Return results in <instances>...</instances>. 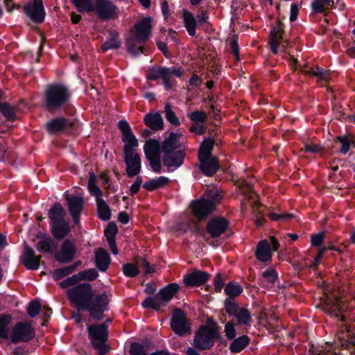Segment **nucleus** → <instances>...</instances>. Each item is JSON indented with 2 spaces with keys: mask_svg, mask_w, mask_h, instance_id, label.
Masks as SVG:
<instances>
[{
  "mask_svg": "<svg viewBox=\"0 0 355 355\" xmlns=\"http://www.w3.org/2000/svg\"><path fill=\"white\" fill-rule=\"evenodd\" d=\"M70 301L78 310H87L91 318L101 320L103 312L107 309L109 303L108 295L103 293L93 295L89 284H78L67 291Z\"/></svg>",
  "mask_w": 355,
  "mask_h": 355,
  "instance_id": "nucleus-1",
  "label": "nucleus"
},
{
  "mask_svg": "<svg viewBox=\"0 0 355 355\" xmlns=\"http://www.w3.org/2000/svg\"><path fill=\"white\" fill-rule=\"evenodd\" d=\"M134 34L127 41L128 51L137 55L142 53L143 44L148 39L151 29L150 18H144L135 26Z\"/></svg>",
  "mask_w": 355,
  "mask_h": 355,
  "instance_id": "nucleus-2",
  "label": "nucleus"
},
{
  "mask_svg": "<svg viewBox=\"0 0 355 355\" xmlns=\"http://www.w3.org/2000/svg\"><path fill=\"white\" fill-rule=\"evenodd\" d=\"M206 195L209 199L202 198L193 201L191 205L193 215L200 220L205 218L214 210L220 198L217 189L207 191Z\"/></svg>",
  "mask_w": 355,
  "mask_h": 355,
  "instance_id": "nucleus-3",
  "label": "nucleus"
},
{
  "mask_svg": "<svg viewBox=\"0 0 355 355\" xmlns=\"http://www.w3.org/2000/svg\"><path fill=\"white\" fill-rule=\"evenodd\" d=\"M218 334V326L215 322H209L207 324L200 327L196 333L193 345L200 350L209 349L213 346L214 340Z\"/></svg>",
  "mask_w": 355,
  "mask_h": 355,
  "instance_id": "nucleus-4",
  "label": "nucleus"
},
{
  "mask_svg": "<svg viewBox=\"0 0 355 355\" xmlns=\"http://www.w3.org/2000/svg\"><path fill=\"white\" fill-rule=\"evenodd\" d=\"M70 97L69 89L62 85H49L45 92L46 105L49 110L59 109Z\"/></svg>",
  "mask_w": 355,
  "mask_h": 355,
  "instance_id": "nucleus-5",
  "label": "nucleus"
},
{
  "mask_svg": "<svg viewBox=\"0 0 355 355\" xmlns=\"http://www.w3.org/2000/svg\"><path fill=\"white\" fill-rule=\"evenodd\" d=\"M322 309L331 317L340 316V320L343 321L345 318L343 313L347 309L346 300L340 296L338 292L327 294L322 302Z\"/></svg>",
  "mask_w": 355,
  "mask_h": 355,
  "instance_id": "nucleus-6",
  "label": "nucleus"
},
{
  "mask_svg": "<svg viewBox=\"0 0 355 355\" xmlns=\"http://www.w3.org/2000/svg\"><path fill=\"white\" fill-rule=\"evenodd\" d=\"M179 285L172 283L165 286L159 292L153 297L146 298L142 303L144 308H152L158 310L165 306L179 290Z\"/></svg>",
  "mask_w": 355,
  "mask_h": 355,
  "instance_id": "nucleus-7",
  "label": "nucleus"
},
{
  "mask_svg": "<svg viewBox=\"0 0 355 355\" xmlns=\"http://www.w3.org/2000/svg\"><path fill=\"white\" fill-rule=\"evenodd\" d=\"M89 338L93 346L99 350L101 354L107 352V347L105 342L107 339V327L105 324H100L88 326Z\"/></svg>",
  "mask_w": 355,
  "mask_h": 355,
  "instance_id": "nucleus-8",
  "label": "nucleus"
},
{
  "mask_svg": "<svg viewBox=\"0 0 355 355\" xmlns=\"http://www.w3.org/2000/svg\"><path fill=\"white\" fill-rule=\"evenodd\" d=\"M182 74V71L180 69L160 67L151 69L148 72L147 78L150 80L160 78L162 80L166 88L169 89L172 85L171 77L173 76L180 77Z\"/></svg>",
  "mask_w": 355,
  "mask_h": 355,
  "instance_id": "nucleus-9",
  "label": "nucleus"
},
{
  "mask_svg": "<svg viewBox=\"0 0 355 355\" xmlns=\"http://www.w3.org/2000/svg\"><path fill=\"white\" fill-rule=\"evenodd\" d=\"M171 327L173 331L180 336L191 333V327L185 313L180 309H175L172 313Z\"/></svg>",
  "mask_w": 355,
  "mask_h": 355,
  "instance_id": "nucleus-10",
  "label": "nucleus"
},
{
  "mask_svg": "<svg viewBox=\"0 0 355 355\" xmlns=\"http://www.w3.org/2000/svg\"><path fill=\"white\" fill-rule=\"evenodd\" d=\"M35 336V331L31 324L17 322L12 328L11 332V341L12 343L27 342Z\"/></svg>",
  "mask_w": 355,
  "mask_h": 355,
  "instance_id": "nucleus-11",
  "label": "nucleus"
},
{
  "mask_svg": "<svg viewBox=\"0 0 355 355\" xmlns=\"http://www.w3.org/2000/svg\"><path fill=\"white\" fill-rule=\"evenodd\" d=\"M283 24L278 21L277 25L272 28L270 34V45L273 53L277 54L278 48L286 51L287 40L284 37Z\"/></svg>",
  "mask_w": 355,
  "mask_h": 355,
  "instance_id": "nucleus-12",
  "label": "nucleus"
},
{
  "mask_svg": "<svg viewBox=\"0 0 355 355\" xmlns=\"http://www.w3.org/2000/svg\"><path fill=\"white\" fill-rule=\"evenodd\" d=\"M24 12L35 22H42L44 19L45 12L42 0H33L26 3L24 8Z\"/></svg>",
  "mask_w": 355,
  "mask_h": 355,
  "instance_id": "nucleus-13",
  "label": "nucleus"
},
{
  "mask_svg": "<svg viewBox=\"0 0 355 355\" xmlns=\"http://www.w3.org/2000/svg\"><path fill=\"white\" fill-rule=\"evenodd\" d=\"M95 6L96 12L102 20L112 19L116 15V7L109 0H95Z\"/></svg>",
  "mask_w": 355,
  "mask_h": 355,
  "instance_id": "nucleus-14",
  "label": "nucleus"
},
{
  "mask_svg": "<svg viewBox=\"0 0 355 355\" xmlns=\"http://www.w3.org/2000/svg\"><path fill=\"white\" fill-rule=\"evenodd\" d=\"M69 210L76 225L80 222V214L83 208L84 199L80 196H66Z\"/></svg>",
  "mask_w": 355,
  "mask_h": 355,
  "instance_id": "nucleus-15",
  "label": "nucleus"
},
{
  "mask_svg": "<svg viewBox=\"0 0 355 355\" xmlns=\"http://www.w3.org/2000/svg\"><path fill=\"white\" fill-rule=\"evenodd\" d=\"M209 277V275L204 271L194 270L186 274L183 282L186 286L193 287L204 284Z\"/></svg>",
  "mask_w": 355,
  "mask_h": 355,
  "instance_id": "nucleus-16",
  "label": "nucleus"
},
{
  "mask_svg": "<svg viewBox=\"0 0 355 355\" xmlns=\"http://www.w3.org/2000/svg\"><path fill=\"white\" fill-rule=\"evenodd\" d=\"M124 159L128 176L134 177L140 173L141 164L140 157L137 153L124 154Z\"/></svg>",
  "mask_w": 355,
  "mask_h": 355,
  "instance_id": "nucleus-17",
  "label": "nucleus"
},
{
  "mask_svg": "<svg viewBox=\"0 0 355 355\" xmlns=\"http://www.w3.org/2000/svg\"><path fill=\"white\" fill-rule=\"evenodd\" d=\"M76 250L74 243L69 240H66L60 250L55 254V257L60 262L67 263L74 258Z\"/></svg>",
  "mask_w": 355,
  "mask_h": 355,
  "instance_id": "nucleus-18",
  "label": "nucleus"
},
{
  "mask_svg": "<svg viewBox=\"0 0 355 355\" xmlns=\"http://www.w3.org/2000/svg\"><path fill=\"white\" fill-rule=\"evenodd\" d=\"M228 224V221L223 218H214L208 222L207 230L211 236L218 237L225 232Z\"/></svg>",
  "mask_w": 355,
  "mask_h": 355,
  "instance_id": "nucleus-19",
  "label": "nucleus"
},
{
  "mask_svg": "<svg viewBox=\"0 0 355 355\" xmlns=\"http://www.w3.org/2000/svg\"><path fill=\"white\" fill-rule=\"evenodd\" d=\"M40 259L41 256L35 255L34 250L31 248L27 245L25 247L21 261L27 269L37 270L40 266Z\"/></svg>",
  "mask_w": 355,
  "mask_h": 355,
  "instance_id": "nucleus-20",
  "label": "nucleus"
},
{
  "mask_svg": "<svg viewBox=\"0 0 355 355\" xmlns=\"http://www.w3.org/2000/svg\"><path fill=\"white\" fill-rule=\"evenodd\" d=\"M183 141L184 137L182 135L171 132L164 141L162 146L163 153L177 151L176 149L180 146V144Z\"/></svg>",
  "mask_w": 355,
  "mask_h": 355,
  "instance_id": "nucleus-21",
  "label": "nucleus"
},
{
  "mask_svg": "<svg viewBox=\"0 0 355 355\" xmlns=\"http://www.w3.org/2000/svg\"><path fill=\"white\" fill-rule=\"evenodd\" d=\"M164 154L163 163L166 166L176 168L182 164L184 157L182 151L177 150Z\"/></svg>",
  "mask_w": 355,
  "mask_h": 355,
  "instance_id": "nucleus-22",
  "label": "nucleus"
},
{
  "mask_svg": "<svg viewBox=\"0 0 355 355\" xmlns=\"http://www.w3.org/2000/svg\"><path fill=\"white\" fill-rule=\"evenodd\" d=\"M73 123L65 118H58L49 121L46 124L47 130L51 133L69 130Z\"/></svg>",
  "mask_w": 355,
  "mask_h": 355,
  "instance_id": "nucleus-23",
  "label": "nucleus"
},
{
  "mask_svg": "<svg viewBox=\"0 0 355 355\" xmlns=\"http://www.w3.org/2000/svg\"><path fill=\"white\" fill-rule=\"evenodd\" d=\"M200 162V169L207 176L213 175L217 171L218 164V159L213 157L199 159Z\"/></svg>",
  "mask_w": 355,
  "mask_h": 355,
  "instance_id": "nucleus-24",
  "label": "nucleus"
},
{
  "mask_svg": "<svg viewBox=\"0 0 355 355\" xmlns=\"http://www.w3.org/2000/svg\"><path fill=\"white\" fill-rule=\"evenodd\" d=\"M278 278L277 271L273 268H268L265 270L259 279V284L262 287L266 288H272L274 287Z\"/></svg>",
  "mask_w": 355,
  "mask_h": 355,
  "instance_id": "nucleus-25",
  "label": "nucleus"
},
{
  "mask_svg": "<svg viewBox=\"0 0 355 355\" xmlns=\"http://www.w3.org/2000/svg\"><path fill=\"white\" fill-rule=\"evenodd\" d=\"M337 338L344 343H341L343 347H347L348 344L355 345V335L351 333L349 327L346 325H341L336 333Z\"/></svg>",
  "mask_w": 355,
  "mask_h": 355,
  "instance_id": "nucleus-26",
  "label": "nucleus"
},
{
  "mask_svg": "<svg viewBox=\"0 0 355 355\" xmlns=\"http://www.w3.org/2000/svg\"><path fill=\"white\" fill-rule=\"evenodd\" d=\"M182 19L188 33L191 36L195 35L198 23L193 14L186 9H183Z\"/></svg>",
  "mask_w": 355,
  "mask_h": 355,
  "instance_id": "nucleus-27",
  "label": "nucleus"
},
{
  "mask_svg": "<svg viewBox=\"0 0 355 355\" xmlns=\"http://www.w3.org/2000/svg\"><path fill=\"white\" fill-rule=\"evenodd\" d=\"M144 122L148 128L153 130H159L163 128V119L159 112L146 114Z\"/></svg>",
  "mask_w": 355,
  "mask_h": 355,
  "instance_id": "nucleus-28",
  "label": "nucleus"
},
{
  "mask_svg": "<svg viewBox=\"0 0 355 355\" xmlns=\"http://www.w3.org/2000/svg\"><path fill=\"white\" fill-rule=\"evenodd\" d=\"M302 72L305 75L313 76L320 81H327L329 76V73L327 70L318 66L314 67H304L302 69Z\"/></svg>",
  "mask_w": 355,
  "mask_h": 355,
  "instance_id": "nucleus-29",
  "label": "nucleus"
},
{
  "mask_svg": "<svg viewBox=\"0 0 355 355\" xmlns=\"http://www.w3.org/2000/svg\"><path fill=\"white\" fill-rule=\"evenodd\" d=\"M257 258L263 262H266L271 259V250L269 243L266 241H261L259 243L256 252Z\"/></svg>",
  "mask_w": 355,
  "mask_h": 355,
  "instance_id": "nucleus-30",
  "label": "nucleus"
},
{
  "mask_svg": "<svg viewBox=\"0 0 355 355\" xmlns=\"http://www.w3.org/2000/svg\"><path fill=\"white\" fill-rule=\"evenodd\" d=\"M117 232V227L115 224L110 223L104 231L105 236L109 243L112 252L117 254L118 250L115 243V236Z\"/></svg>",
  "mask_w": 355,
  "mask_h": 355,
  "instance_id": "nucleus-31",
  "label": "nucleus"
},
{
  "mask_svg": "<svg viewBox=\"0 0 355 355\" xmlns=\"http://www.w3.org/2000/svg\"><path fill=\"white\" fill-rule=\"evenodd\" d=\"M49 216L51 220V224L64 221L65 211L60 203H55L50 209Z\"/></svg>",
  "mask_w": 355,
  "mask_h": 355,
  "instance_id": "nucleus-32",
  "label": "nucleus"
},
{
  "mask_svg": "<svg viewBox=\"0 0 355 355\" xmlns=\"http://www.w3.org/2000/svg\"><path fill=\"white\" fill-rule=\"evenodd\" d=\"M53 235L57 239H62L66 236L70 231L69 223L67 221L51 224Z\"/></svg>",
  "mask_w": 355,
  "mask_h": 355,
  "instance_id": "nucleus-33",
  "label": "nucleus"
},
{
  "mask_svg": "<svg viewBox=\"0 0 355 355\" xmlns=\"http://www.w3.org/2000/svg\"><path fill=\"white\" fill-rule=\"evenodd\" d=\"M121 46V41L119 39V34L115 31H112L110 33L109 36L101 46V49L103 51H106L110 49H119Z\"/></svg>",
  "mask_w": 355,
  "mask_h": 355,
  "instance_id": "nucleus-34",
  "label": "nucleus"
},
{
  "mask_svg": "<svg viewBox=\"0 0 355 355\" xmlns=\"http://www.w3.org/2000/svg\"><path fill=\"white\" fill-rule=\"evenodd\" d=\"M169 182L170 180L168 178L159 176L146 182L144 184L143 187L148 191H153L164 187L169 183Z\"/></svg>",
  "mask_w": 355,
  "mask_h": 355,
  "instance_id": "nucleus-35",
  "label": "nucleus"
},
{
  "mask_svg": "<svg viewBox=\"0 0 355 355\" xmlns=\"http://www.w3.org/2000/svg\"><path fill=\"white\" fill-rule=\"evenodd\" d=\"M96 265L101 271H105L110 263L108 254L103 249H98L95 256Z\"/></svg>",
  "mask_w": 355,
  "mask_h": 355,
  "instance_id": "nucleus-36",
  "label": "nucleus"
},
{
  "mask_svg": "<svg viewBox=\"0 0 355 355\" xmlns=\"http://www.w3.org/2000/svg\"><path fill=\"white\" fill-rule=\"evenodd\" d=\"M146 158L159 156L160 146L156 140H148L146 142L144 147Z\"/></svg>",
  "mask_w": 355,
  "mask_h": 355,
  "instance_id": "nucleus-37",
  "label": "nucleus"
},
{
  "mask_svg": "<svg viewBox=\"0 0 355 355\" xmlns=\"http://www.w3.org/2000/svg\"><path fill=\"white\" fill-rule=\"evenodd\" d=\"M250 343V338L245 335H243L234 339L230 344V349L233 353H239L243 350Z\"/></svg>",
  "mask_w": 355,
  "mask_h": 355,
  "instance_id": "nucleus-38",
  "label": "nucleus"
},
{
  "mask_svg": "<svg viewBox=\"0 0 355 355\" xmlns=\"http://www.w3.org/2000/svg\"><path fill=\"white\" fill-rule=\"evenodd\" d=\"M122 140L125 143L123 148L124 154L134 153V148L138 146V141L133 133L122 137Z\"/></svg>",
  "mask_w": 355,
  "mask_h": 355,
  "instance_id": "nucleus-39",
  "label": "nucleus"
},
{
  "mask_svg": "<svg viewBox=\"0 0 355 355\" xmlns=\"http://www.w3.org/2000/svg\"><path fill=\"white\" fill-rule=\"evenodd\" d=\"M11 327V317L10 315H0V338L8 339Z\"/></svg>",
  "mask_w": 355,
  "mask_h": 355,
  "instance_id": "nucleus-40",
  "label": "nucleus"
},
{
  "mask_svg": "<svg viewBox=\"0 0 355 355\" xmlns=\"http://www.w3.org/2000/svg\"><path fill=\"white\" fill-rule=\"evenodd\" d=\"M234 317L236 319L237 324L241 326H250L252 323V317L250 312L245 308H241L237 311Z\"/></svg>",
  "mask_w": 355,
  "mask_h": 355,
  "instance_id": "nucleus-41",
  "label": "nucleus"
},
{
  "mask_svg": "<svg viewBox=\"0 0 355 355\" xmlns=\"http://www.w3.org/2000/svg\"><path fill=\"white\" fill-rule=\"evenodd\" d=\"M96 176L94 173H90L88 181V190L90 194L94 196L96 200L101 198L103 196V191L96 185Z\"/></svg>",
  "mask_w": 355,
  "mask_h": 355,
  "instance_id": "nucleus-42",
  "label": "nucleus"
},
{
  "mask_svg": "<svg viewBox=\"0 0 355 355\" xmlns=\"http://www.w3.org/2000/svg\"><path fill=\"white\" fill-rule=\"evenodd\" d=\"M98 216L104 220H107L111 216V211L109 206L107 205L105 201L101 198L96 200Z\"/></svg>",
  "mask_w": 355,
  "mask_h": 355,
  "instance_id": "nucleus-43",
  "label": "nucleus"
},
{
  "mask_svg": "<svg viewBox=\"0 0 355 355\" xmlns=\"http://www.w3.org/2000/svg\"><path fill=\"white\" fill-rule=\"evenodd\" d=\"M333 5V0H315L311 3V8L314 12L319 13L331 8Z\"/></svg>",
  "mask_w": 355,
  "mask_h": 355,
  "instance_id": "nucleus-44",
  "label": "nucleus"
},
{
  "mask_svg": "<svg viewBox=\"0 0 355 355\" xmlns=\"http://www.w3.org/2000/svg\"><path fill=\"white\" fill-rule=\"evenodd\" d=\"M214 142L211 139H205L200 146L198 153L199 159H204L205 157H211V150L213 148Z\"/></svg>",
  "mask_w": 355,
  "mask_h": 355,
  "instance_id": "nucleus-45",
  "label": "nucleus"
},
{
  "mask_svg": "<svg viewBox=\"0 0 355 355\" xmlns=\"http://www.w3.org/2000/svg\"><path fill=\"white\" fill-rule=\"evenodd\" d=\"M337 141L341 145L340 152L343 155H345L349 150L351 146L355 147V141L351 137H338Z\"/></svg>",
  "mask_w": 355,
  "mask_h": 355,
  "instance_id": "nucleus-46",
  "label": "nucleus"
},
{
  "mask_svg": "<svg viewBox=\"0 0 355 355\" xmlns=\"http://www.w3.org/2000/svg\"><path fill=\"white\" fill-rule=\"evenodd\" d=\"M242 291V287L238 284L229 283L225 288V293L232 299L239 295Z\"/></svg>",
  "mask_w": 355,
  "mask_h": 355,
  "instance_id": "nucleus-47",
  "label": "nucleus"
},
{
  "mask_svg": "<svg viewBox=\"0 0 355 355\" xmlns=\"http://www.w3.org/2000/svg\"><path fill=\"white\" fill-rule=\"evenodd\" d=\"M53 241L49 237H42L37 243V249L43 253L51 251Z\"/></svg>",
  "mask_w": 355,
  "mask_h": 355,
  "instance_id": "nucleus-48",
  "label": "nucleus"
},
{
  "mask_svg": "<svg viewBox=\"0 0 355 355\" xmlns=\"http://www.w3.org/2000/svg\"><path fill=\"white\" fill-rule=\"evenodd\" d=\"M73 3L80 12L94 10V5L92 0H73Z\"/></svg>",
  "mask_w": 355,
  "mask_h": 355,
  "instance_id": "nucleus-49",
  "label": "nucleus"
},
{
  "mask_svg": "<svg viewBox=\"0 0 355 355\" xmlns=\"http://www.w3.org/2000/svg\"><path fill=\"white\" fill-rule=\"evenodd\" d=\"M165 117L168 122L174 125L180 124V121L176 116L174 112L172 110L171 105L169 103H166L164 107Z\"/></svg>",
  "mask_w": 355,
  "mask_h": 355,
  "instance_id": "nucleus-50",
  "label": "nucleus"
},
{
  "mask_svg": "<svg viewBox=\"0 0 355 355\" xmlns=\"http://www.w3.org/2000/svg\"><path fill=\"white\" fill-rule=\"evenodd\" d=\"M76 269V266H69L62 268H59L53 272V276L55 280H58L72 273Z\"/></svg>",
  "mask_w": 355,
  "mask_h": 355,
  "instance_id": "nucleus-51",
  "label": "nucleus"
},
{
  "mask_svg": "<svg viewBox=\"0 0 355 355\" xmlns=\"http://www.w3.org/2000/svg\"><path fill=\"white\" fill-rule=\"evenodd\" d=\"M79 282L82 280L92 281L98 277L97 271L92 268L85 271L80 272L76 274Z\"/></svg>",
  "mask_w": 355,
  "mask_h": 355,
  "instance_id": "nucleus-52",
  "label": "nucleus"
},
{
  "mask_svg": "<svg viewBox=\"0 0 355 355\" xmlns=\"http://www.w3.org/2000/svg\"><path fill=\"white\" fill-rule=\"evenodd\" d=\"M225 308L226 312L230 315H235L238 311L241 308L239 307L235 301L232 298H228L225 302Z\"/></svg>",
  "mask_w": 355,
  "mask_h": 355,
  "instance_id": "nucleus-53",
  "label": "nucleus"
},
{
  "mask_svg": "<svg viewBox=\"0 0 355 355\" xmlns=\"http://www.w3.org/2000/svg\"><path fill=\"white\" fill-rule=\"evenodd\" d=\"M189 117L194 123H203L207 120V115L203 111H195L191 112Z\"/></svg>",
  "mask_w": 355,
  "mask_h": 355,
  "instance_id": "nucleus-54",
  "label": "nucleus"
},
{
  "mask_svg": "<svg viewBox=\"0 0 355 355\" xmlns=\"http://www.w3.org/2000/svg\"><path fill=\"white\" fill-rule=\"evenodd\" d=\"M224 333L227 339L233 340L235 338L236 334L235 324L233 322L229 321L225 324Z\"/></svg>",
  "mask_w": 355,
  "mask_h": 355,
  "instance_id": "nucleus-55",
  "label": "nucleus"
},
{
  "mask_svg": "<svg viewBox=\"0 0 355 355\" xmlns=\"http://www.w3.org/2000/svg\"><path fill=\"white\" fill-rule=\"evenodd\" d=\"M130 353L131 355H146L147 352L144 345L133 343L130 345Z\"/></svg>",
  "mask_w": 355,
  "mask_h": 355,
  "instance_id": "nucleus-56",
  "label": "nucleus"
},
{
  "mask_svg": "<svg viewBox=\"0 0 355 355\" xmlns=\"http://www.w3.org/2000/svg\"><path fill=\"white\" fill-rule=\"evenodd\" d=\"M0 111L2 114L10 120H13L15 118V110L13 107L7 103L0 104Z\"/></svg>",
  "mask_w": 355,
  "mask_h": 355,
  "instance_id": "nucleus-57",
  "label": "nucleus"
},
{
  "mask_svg": "<svg viewBox=\"0 0 355 355\" xmlns=\"http://www.w3.org/2000/svg\"><path fill=\"white\" fill-rule=\"evenodd\" d=\"M136 266L138 269L144 270L146 273H152L155 271V269L149 266V263L143 258H139L136 261Z\"/></svg>",
  "mask_w": 355,
  "mask_h": 355,
  "instance_id": "nucleus-58",
  "label": "nucleus"
},
{
  "mask_svg": "<svg viewBox=\"0 0 355 355\" xmlns=\"http://www.w3.org/2000/svg\"><path fill=\"white\" fill-rule=\"evenodd\" d=\"M123 272L126 276L135 277L139 274V270L136 265L128 263L123 266Z\"/></svg>",
  "mask_w": 355,
  "mask_h": 355,
  "instance_id": "nucleus-59",
  "label": "nucleus"
},
{
  "mask_svg": "<svg viewBox=\"0 0 355 355\" xmlns=\"http://www.w3.org/2000/svg\"><path fill=\"white\" fill-rule=\"evenodd\" d=\"M150 166L153 171L159 173L162 168L160 155L156 157H148Z\"/></svg>",
  "mask_w": 355,
  "mask_h": 355,
  "instance_id": "nucleus-60",
  "label": "nucleus"
},
{
  "mask_svg": "<svg viewBox=\"0 0 355 355\" xmlns=\"http://www.w3.org/2000/svg\"><path fill=\"white\" fill-rule=\"evenodd\" d=\"M40 310V304L37 301L31 302L28 307V313L31 318L36 316Z\"/></svg>",
  "mask_w": 355,
  "mask_h": 355,
  "instance_id": "nucleus-61",
  "label": "nucleus"
},
{
  "mask_svg": "<svg viewBox=\"0 0 355 355\" xmlns=\"http://www.w3.org/2000/svg\"><path fill=\"white\" fill-rule=\"evenodd\" d=\"M241 189L243 193L249 198L253 199L256 196L255 193L253 191L252 187L250 183L244 182L242 184Z\"/></svg>",
  "mask_w": 355,
  "mask_h": 355,
  "instance_id": "nucleus-62",
  "label": "nucleus"
},
{
  "mask_svg": "<svg viewBox=\"0 0 355 355\" xmlns=\"http://www.w3.org/2000/svg\"><path fill=\"white\" fill-rule=\"evenodd\" d=\"M268 216L272 220H288L293 218L292 214H278L272 212L269 213Z\"/></svg>",
  "mask_w": 355,
  "mask_h": 355,
  "instance_id": "nucleus-63",
  "label": "nucleus"
},
{
  "mask_svg": "<svg viewBox=\"0 0 355 355\" xmlns=\"http://www.w3.org/2000/svg\"><path fill=\"white\" fill-rule=\"evenodd\" d=\"M79 282V280L78 279L77 275H73V276L67 278L66 279L63 280L60 283V286L63 288H67L69 286L74 285Z\"/></svg>",
  "mask_w": 355,
  "mask_h": 355,
  "instance_id": "nucleus-64",
  "label": "nucleus"
}]
</instances>
